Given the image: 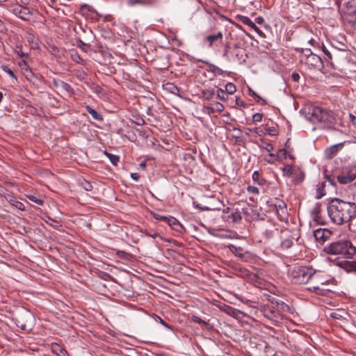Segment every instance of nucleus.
<instances>
[{
    "mask_svg": "<svg viewBox=\"0 0 356 356\" xmlns=\"http://www.w3.org/2000/svg\"><path fill=\"white\" fill-rule=\"evenodd\" d=\"M91 185L89 183H86V186H85V189L86 191H90L91 190Z\"/></svg>",
    "mask_w": 356,
    "mask_h": 356,
    "instance_id": "57",
    "label": "nucleus"
},
{
    "mask_svg": "<svg viewBox=\"0 0 356 356\" xmlns=\"http://www.w3.org/2000/svg\"><path fill=\"white\" fill-rule=\"evenodd\" d=\"M140 166L143 168H145V162H142L140 164Z\"/></svg>",
    "mask_w": 356,
    "mask_h": 356,
    "instance_id": "61",
    "label": "nucleus"
},
{
    "mask_svg": "<svg viewBox=\"0 0 356 356\" xmlns=\"http://www.w3.org/2000/svg\"><path fill=\"white\" fill-rule=\"evenodd\" d=\"M6 26H4L2 21L0 19V32L4 33L6 31Z\"/></svg>",
    "mask_w": 356,
    "mask_h": 356,
    "instance_id": "52",
    "label": "nucleus"
},
{
    "mask_svg": "<svg viewBox=\"0 0 356 356\" xmlns=\"http://www.w3.org/2000/svg\"><path fill=\"white\" fill-rule=\"evenodd\" d=\"M252 179L254 181L259 184H262V180L260 179V175L257 171H254L252 174Z\"/></svg>",
    "mask_w": 356,
    "mask_h": 356,
    "instance_id": "36",
    "label": "nucleus"
},
{
    "mask_svg": "<svg viewBox=\"0 0 356 356\" xmlns=\"http://www.w3.org/2000/svg\"><path fill=\"white\" fill-rule=\"evenodd\" d=\"M191 320L193 321V322H195L197 323H199V324H204V325H208V323L203 321L202 319H201L200 317L197 316H191Z\"/></svg>",
    "mask_w": 356,
    "mask_h": 356,
    "instance_id": "37",
    "label": "nucleus"
},
{
    "mask_svg": "<svg viewBox=\"0 0 356 356\" xmlns=\"http://www.w3.org/2000/svg\"><path fill=\"white\" fill-rule=\"evenodd\" d=\"M81 8H86L88 9V10L92 11V8L86 4L83 5Z\"/></svg>",
    "mask_w": 356,
    "mask_h": 356,
    "instance_id": "58",
    "label": "nucleus"
},
{
    "mask_svg": "<svg viewBox=\"0 0 356 356\" xmlns=\"http://www.w3.org/2000/svg\"><path fill=\"white\" fill-rule=\"evenodd\" d=\"M247 191L250 193L252 194H259V191L257 187L254 186H248L247 188Z\"/></svg>",
    "mask_w": 356,
    "mask_h": 356,
    "instance_id": "39",
    "label": "nucleus"
},
{
    "mask_svg": "<svg viewBox=\"0 0 356 356\" xmlns=\"http://www.w3.org/2000/svg\"><path fill=\"white\" fill-rule=\"evenodd\" d=\"M229 249L232 251V252L234 254L236 257L241 259L244 258L245 254L243 252V249L241 248L232 245L229 247Z\"/></svg>",
    "mask_w": 356,
    "mask_h": 356,
    "instance_id": "21",
    "label": "nucleus"
},
{
    "mask_svg": "<svg viewBox=\"0 0 356 356\" xmlns=\"http://www.w3.org/2000/svg\"><path fill=\"white\" fill-rule=\"evenodd\" d=\"M166 222L172 227L173 229L179 231V229L177 227H179L181 229L183 228V226L181 223L174 217L170 216L168 217Z\"/></svg>",
    "mask_w": 356,
    "mask_h": 356,
    "instance_id": "20",
    "label": "nucleus"
},
{
    "mask_svg": "<svg viewBox=\"0 0 356 356\" xmlns=\"http://www.w3.org/2000/svg\"><path fill=\"white\" fill-rule=\"evenodd\" d=\"M264 148L267 151V152H271L273 151V147L271 144L270 143H266L265 146L264 147Z\"/></svg>",
    "mask_w": 356,
    "mask_h": 356,
    "instance_id": "50",
    "label": "nucleus"
},
{
    "mask_svg": "<svg viewBox=\"0 0 356 356\" xmlns=\"http://www.w3.org/2000/svg\"><path fill=\"white\" fill-rule=\"evenodd\" d=\"M87 111L91 115V116L93 118V119L98 120V121H102L103 118L102 115H100L99 113H97L95 109L92 108L90 106H87L86 107Z\"/></svg>",
    "mask_w": 356,
    "mask_h": 356,
    "instance_id": "22",
    "label": "nucleus"
},
{
    "mask_svg": "<svg viewBox=\"0 0 356 356\" xmlns=\"http://www.w3.org/2000/svg\"><path fill=\"white\" fill-rule=\"evenodd\" d=\"M229 208V207H227L225 209L223 210V212L225 213V212H228Z\"/></svg>",
    "mask_w": 356,
    "mask_h": 356,
    "instance_id": "63",
    "label": "nucleus"
},
{
    "mask_svg": "<svg viewBox=\"0 0 356 356\" xmlns=\"http://www.w3.org/2000/svg\"><path fill=\"white\" fill-rule=\"evenodd\" d=\"M3 70L4 72H6L10 77L13 78V79H16L15 76V74L13 72V70H11L10 68H8L7 66H3Z\"/></svg>",
    "mask_w": 356,
    "mask_h": 356,
    "instance_id": "41",
    "label": "nucleus"
},
{
    "mask_svg": "<svg viewBox=\"0 0 356 356\" xmlns=\"http://www.w3.org/2000/svg\"><path fill=\"white\" fill-rule=\"evenodd\" d=\"M305 118L323 128L331 127L337 123L336 116L332 111L316 106H309L305 110Z\"/></svg>",
    "mask_w": 356,
    "mask_h": 356,
    "instance_id": "2",
    "label": "nucleus"
},
{
    "mask_svg": "<svg viewBox=\"0 0 356 356\" xmlns=\"http://www.w3.org/2000/svg\"><path fill=\"white\" fill-rule=\"evenodd\" d=\"M344 19L350 24L352 26L356 27V12L354 14H350L343 17Z\"/></svg>",
    "mask_w": 356,
    "mask_h": 356,
    "instance_id": "26",
    "label": "nucleus"
},
{
    "mask_svg": "<svg viewBox=\"0 0 356 356\" xmlns=\"http://www.w3.org/2000/svg\"><path fill=\"white\" fill-rule=\"evenodd\" d=\"M301 60L304 62L309 67L321 70L323 67V63L321 58L306 49L304 55L302 56Z\"/></svg>",
    "mask_w": 356,
    "mask_h": 356,
    "instance_id": "6",
    "label": "nucleus"
},
{
    "mask_svg": "<svg viewBox=\"0 0 356 356\" xmlns=\"http://www.w3.org/2000/svg\"><path fill=\"white\" fill-rule=\"evenodd\" d=\"M275 305L276 307V309L277 310L278 313L281 314L282 319H283L284 315L286 312L291 313V307L286 304L285 302L282 301H274Z\"/></svg>",
    "mask_w": 356,
    "mask_h": 356,
    "instance_id": "15",
    "label": "nucleus"
},
{
    "mask_svg": "<svg viewBox=\"0 0 356 356\" xmlns=\"http://www.w3.org/2000/svg\"><path fill=\"white\" fill-rule=\"evenodd\" d=\"M153 238H156L157 236H159L158 233H154L152 235H151Z\"/></svg>",
    "mask_w": 356,
    "mask_h": 356,
    "instance_id": "62",
    "label": "nucleus"
},
{
    "mask_svg": "<svg viewBox=\"0 0 356 356\" xmlns=\"http://www.w3.org/2000/svg\"><path fill=\"white\" fill-rule=\"evenodd\" d=\"M164 88L165 90H168L172 94H177L179 92V88L172 83H167L164 85Z\"/></svg>",
    "mask_w": 356,
    "mask_h": 356,
    "instance_id": "25",
    "label": "nucleus"
},
{
    "mask_svg": "<svg viewBox=\"0 0 356 356\" xmlns=\"http://www.w3.org/2000/svg\"><path fill=\"white\" fill-rule=\"evenodd\" d=\"M262 114L259 113H256L252 116V120L254 122H261L262 120Z\"/></svg>",
    "mask_w": 356,
    "mask_h": 356,
    "instance_id": "40",
    "label": "nucleus"
},
{
    "mask_svg": "<svg viewBox=\"0 0 356 356\" xmlns=\"http://www.w3.org/2000/svg\"><path fill=\"white\" fill-rule=\"evenodd\" d=\"M217 97L220 100L225 101L228 98L227 92L221 88L217 90Z\"/></svg>",
    "mask_w": 356,
    "mask_h": 356,
    "instance_id": "28",
    "label": "nucleus"
},
{
    "mask_svg": "<svg viewBox=\"0 0 356 356\" xmlns=\"http://www.w3.org/2000/svg\"><path fill=\"white\" fill-rule=\"evenodd\" d=\"M236 86L232 83H228L225 86V91L227 92V95H232L236 92Z\"/></svg>",
    "mask_w": 356,
    "mask_h": 356,
    "instance_id": "31",
    "label": "nucleus"
},
{
    "mask_svg": "<svg viewBox=\"0 0 356 356\" xmlns=\"http://www.w3.org/2000/svg\"><path fill=\"white\" fill-rule=\"evenodd\" d=\"M320 207L321 205L319 204H316L315 207L312 209V214L315 220H316V218L318 216V213L320 211Z\"/></svg>",
    "mask_w": 356,
    "mask_h": 356,
    "instance_id": "33",
    "label": "nucleus"
},
{
    "mask_svg": "<svg viewBox=\"0 0 356 356\" xmlns=\"http://www.w3.org/2000/svg\"><path fill=\"white\" fill-rule=\"evenodd\" d=\"M283 173L284 176L291 177L294 174V168L292 165H286L283 168Z\"/></svg>",
    "mask_w": 356,
    "mask_h": 356,
    "instance_id": "29",
    "label": "nucleus"
},
{
    "mask_svg": "<svg viewBox=\"0 0 356 356\" xmlns=\"http://www.w3.org/2000/svg\"><path fill=\"white\" fill-rule=\"evenodd\" d=\"M212 106H213V111H214V112L220 113V112L223 111V110L225 108L224 106L221 103L218 102L212 104Z\"/></svg>",
    "mask_w": 356,
    "mask_h": 356,
    "instance_id": "32",
    "label": "nucleus"
},
{
    "mask_svg": "<svg viewBox=\"0 0 356 356\" xmlns=\"http://www.w3.org/2000/svg\"><path fill=\"white\" fill-rule=\"evenodd\" d=\"M104 154L113 165H117V163L119 161L118 156L108 153L107 152H104Z\"/></svg>",
    "mask_w": 356,
    "mask_h": 356,
    "instance_id": "27",
    "label": "nucleus"
},
{
    "mask_svg": "<svg viewBox=\"0 0 356 356\" xmlns=\"http://www.w3.org/2000/svg\"><path fill=\"white\" fill-rule=\"evenodd\" d=\"M293 240L291 238H286L282 240L281 245L284 249H288L293 245Z\"/></svg>",
    "mask_w": 356,
    "mask_h": 356,
    "instance_id": "30",
    "label": "nucleus"
},
{
    "mask_svg": "<svg viewBox=\"0 0 356 356\" xmlns=\"http://www.w3.org/2000/svg\"><path fill=\"white\" fill-rule=\"evenodd\" d=\"M296 182L300 183L303 181L305 178V173L303 172H299L298 173H296Z\"/></svg>",
    "mask_w": 356,
    "mask_h": 356,
    "instance_id": "35",
    "label": "nucleus"
},
{
    "mask_svg": "<svg viewBox=\"0 0 356 356\" xmlns=\"http://www.w3.org/2000/svg\"><path fill=\"white\" fill-rule=\"evenodd\" d=\"M324 251L329 254L350 258L355 253V248L349 241H338L325 246Z\"/></svg>",
    "mask_w": 356,
    "mask_h": 356,
    "instance_id": "3",
    "label": "nucleus"
},
{
    "mask_svg": "<svg viewBox=\"0 0 356 356\" xmlns=\"http://www.w3.org/2000/svg\"><path fill=\"white\" fill-rule=\"evenodd\" d=\"M20 3L24 5H27L29 3V0H20Z\"/></svg>",
    "mask_w": 356,
    "mask_h": 356,
    "instance_id": "59",
    "label": "nucleus"
},
{
    "mask_svg": "<svg viewBox=\"0 0 356 356\" xmlns=\"http://www.w3.org/2000/svg\"><path fill=\"white\" fill-rule=\"evenodd\" d=\"M241 22L244 24L249 26L258 34L261 35L262 31L255 25V24L248 17L241 16L240 17Z\"/></svg>",
    "mask_w": 356,
    "mask_h": 356,
    "instance_id": "18",
    "label": "nucleus"
},
{
    "mask_svg": "<svg viewBox=\"0 0 356 356\" xmlns=\"http://www.w3.org/2000/svg\"><path fill=\"white\" fill-rule=\"evenodd\" d=\"M53 86L56 88L66 92L68 95H72L73 93V89L67 83L60 81V80H56L54 79L53 81Z\"/></svg>",
    "mask_w": 356,
    "mask_h": 356,
    "instance_id": "11",
    "label": "nucleus"
},
{
    "mask_svg": "<svg viewBox=\"0 0 356 356\" xmlns=\"http://www.w3.org/2000/svg\"><path fill=\"white\" fill-rule=\"evenodd\" d=\"M325 195V193L323 192V190L318 189L317 198H321Z\"/></svg>",
    "mask_w": 356,
    "mask_h": 356,
    "instance_id": "53",
    "label": "nucleus"
},
{
    "mask_svg": "<svg viewBox=\"0 0 356 356\" xmlns=\"http://www.w3.org/2000/svg\"><path fill=\"white\" fill-rule=\"evenodd\" d=\"M323 51L325 56H327L326 59H327V61L330 63L331 65H333V63L331 61L332 59V54L325 47H323Z\"/></svg>",
    "mask_w": 356,
    "mask_h": 356,
    "instance_id": "38",
    "label": "nucleus"
},
{
    "mask_svg": "<svg viewBox=\"0 0 356 356\" xmlns=\"http://www.w3.org/2000/svg\"><path fill=\"white\" fill-rule=\"evenodd\" d=\"M231 220V221L234 223L238 222L242 219L241 214L239 211H236L235 212H232L230 215L227 216V220Z\"/></svg>",
    "mask_w": 356,
    "mask_h": 356,
    "instance_id": "23",
    "label": "nucleus"
},
{
    "mask_svg": "<svg viewBox=\"0 0 356 356\" xmlns=\"http://www.w3.org/2000/svg\"><path fill=\"white\" fill-rule=\"evenodd\" d=\"M330 280V279L328 275H325L319 271L314 270V273H312V276L309 279L307 289L311 291L316 292L320 290H324L321 289V286L328 284Z\"/></svg>",
    "mask_w": 356,
    "mask_h": 356,
    "instance_id": "5",
    "label": "nucleus"
},
{
    "mask_svg": "<svg viewBox=\"0 0 356 356\" xmlns=\"http://www.w3.org/2000/svg\"><path fill=\"white\" fill-rule=\"evenodd\" d=\"M17 54L20 57H22L25 55L21 50L19 51H17Z\"/></svg>",
    "mask_w": 356,
    "mask_h": 356,
    "instance_id": "60",
    "label": "nucleus"
},
{
    "mask_svg": "<svg viewBox=\"0 0 356 356\" xmlns=\"http://www.w3.org/2000/svg\"><path fill=\"white\" fill-rule=\"evenodd\" d=\"M236 103H237V104L242 105V102L241 103V102H239L238 99H236Z\"/></svg>",
    "mask_w": 356,
    "mask_h": 356,
    "instance_id": "64",
    "label": "nucleus"
},
{
    "mask_svg": "<svg viewBox=\"0 0 356 356\" xmlns=\"http://www.w3.org/2000/svg\"><path fill=\"white\" fill-rule=\"evenodd\" d=\"M291 79L293 81L295 82H297L299 81L300 79V75L296 73V72H293L292 74H291Z\"/></svg>",
    "mask_w": 356,
    "mask_h": 356,
    "instance_id": "49",
    "label": "nucleus"
},
{
    "mask_svg": "<svg viewBox=\"0 0 356 356\" xmlns=\"http://www.w3.org/2000/svg\"><path fill=\"white\" fill-rule=\"evenodd\" d=\"M156 318H157V321L161 323L162 324L163 326L169 328V329H171L172 330V327L170 325H169L168 324L165 323L163 320L160 318L159 316H156Z\"/></svg>",
    "mask_w": 356,
    "mask_h": 356,
    "instance_id": "45",
    "label": "nucleus"
},
{
    "mask_svg": "<svg viewBox=\"0 0 356 356\" xmlns=\"http://www.w3.org/2000/svg\"><path fill=\"white\" fill-rule=\"evenodd\" d=\"M51 349L58 356H68L67 351L58 343L53 344Z\"/></svg>",
    "mask_w": 356,
    "mask_h": 356,
    "instance_id": "19",
    "label": "nucleus"
},
{
    "mask_svg": "<svg viewBox=\"0 0 356 356\" xmlns=\"http://www.w3.org/2000/svg\"><path fill=\"white\" fill-rule=\"evenodd\" d=\"M154 217L157 219V220H163L166 222L167 221V219H168V217L166 216H161L159 214H156V213H154Z\"/></svg>",
    "mask_w": 356,
    "mask_h": 356,
    "instance_id": "47",
    "label": "nucleus"
},
{
    "mask_svg": "<svg viewBox=\"0 0 356 356\" xmlns=\"http://www.w3.org/2000/svg\"><path fill=\"white\" fill-rule=\"evenodd\" d=\"M269 156H270V159L266 160L267 162H268V163H272L275 161L277 160V156L274 154H273V153H270L269 154Z\"/></svg>",
    "mask_w": 356,
    "mask_h": 356,
    "instance_id": "46",
    "label": "nucleus"
},
{
    "mask_svg": "<svg viewBox=\"0 0 356 356\" xmlns=\"http://www.w3.org/2000/svg\"><path fill=\"white\" fill-rule=\"evenodd\" d=\"M215 91L213 89L204 90L202 92V98L206 100H211V99H213Z\"/></svg>",
    "mask_w": 356,
    "mask_h": 356,
    "instance_id": "24",
    "label": "nucleus"
},
{
    "mask_svg": "<svg viewBox=\"0 0 356 356\" xmlns=\"http://www.w3.org/2000/svg\"><path fill=\"white\" fill-rule=\"evenodd\" d=\"M222 33L221 31L218 32L216 34H212L205 38V41L208 42L209 47H211L214 43L221 42L222 40Z\"/></svg>",
    "mask_w": 356,
    "mask_h": 356,
    "instance_id": "16",
    "label": "nucleus"
},
{
    "mask_svg": "<svg viewBox=\"0 0 356 356\" xmlns=\"http://www.w3.org/2000/svg\"><path fill=\"white\" fill-rule=\"evenodd\" d=\"M22 69L24 70H26V71H29V72L31 74H32L30 68L29 67V66L26 65V63L24 62V60H22V64H19Z\"/></svg>",
    "mask_w": 356,
    "mask_h": 356,
    "instance_id": "48",
    "label": "nucleus"
},
{
    "mask_svg": "<svg viewBox=\"0 0 356 356\" xmlns=\"http://www.w3.org/2000/svg\"><path fill=\"white\" fill-rule=\"evenodd\" d=\"M28 198L31 201H32V202H35V203H36V204H38L39 205H42L43 204V201L41 199H39L38 197H36L35 195H29Z\"/></svg>",
    "mask_w": 356,
    "mask_h": 356,
    "instance_id": "34",
    "label": "nucleus"
},
{
    "mask_svg": "<svg viewBox=\"0 0 356 356\" xmlns=\"http://www.w3.org/2000/svg\"><path fill=\"white\" fill-rule=\"evenodd\" d=\"M337 265L344 268L347 272H356V262L354 261H339Z\"/></svg>",
    "mask_w": 356,
    "mask_h": 356,
    "instance_id": "17",
    "label": "nucleus"
},
{
    "mask_svg": "<svg viewBox=\"0 0 356 356\" xmlns=\"http://www.w3.org/2000/svg\"><path fill=\"white\" fill-rule=\"evenodd\" d=\"M13 205L17 208L19 210H24V205L23 203L20 202H18V201H15V204H13Z\"/></svg>",
    "mask_w": 356,
    "mask_h": 356,
    "instance_id": "43",
    "label": "nucleus"
},
{
    "mask_svg": "<svg viewBox=\"0 0 356 356\" xmlns=\"http://www.w3.org/2000/svg\"><path fill=\"white\" fill-rule=\"evenodd\" d=\"M131 177L135 181H138L139 179V175L138 173L134 172L131 174Z\"/></svg>",
    "mask_w": 356,
    "mask_h": 356,
    "instance_id": "51",
    "label": "nucleus"
},
{
    "mask_svg": "<svg viewBox=\"0 0 356 356\" xmlns=\"http://www.w3.org/2000/svg\"><path fill=\"white\" fill-rule=\"evenodd\" d=\"M275 308L274 301H271L270 305H266L263 307L262 312L266 318L275 323H279L282 319L281 314L278 313Z\"/></svg>",
    "mask_w": 356,
    "mask_h": 356,
    "instance_id": "7",
    "label": "nucleus"
},
{
    "mask_svg": "<svg viewBox=\"0 0 356 356\" xmlns=\"http://www.w3.org/2000/svg\"><path fill=\"white\" fill-rule=\"evenodd\" d=\"M220 308L222 312L236 319H241L245 316L243 312L227 305H223Z\"/></svg>",
    "mask_w": 356,
    "mask_h": 356,
    "instance_id": "9",
    "label": "nucleus"
},
{
    "mask_svg": "<svg viewBox=\"0 0 356 356\" xmlns=\"http://www.w3.org/2000/svg\"><path fill=\"white\" fill-rule=\"evenodd\" d=\"M330 232L326 229H317L314 231V236L317 241L323 242L330 236Z\"/></svg>",
    "mask_w": 356,
    "mask_h": 356,
    "instance_id": "13",
    "label": "nucleus"
},
{
    "mask_svg": "<svg viewBox=\"0 0 356 356\" xmlns=\"http://www.w3.org/2000/svg\"><path fill=\"white\" fill-rule=\"evenodd\" d=\"M314 269L307 266H295L289 271L291 281L296 284H309Z\"/></svg>",
    "mask_w": 356,
    "mask_h": 356,
    "instance_id": "4",
    "label": "nucleus"
},
{
    "mask_svg": "<svg viewBox=\"0 0 356 356\" xmlns=\"http://www.w3.org/2000/svg\"><path fill=\"white\" fill-rule=\"evenodd\" d=\"M343 16L354 14L356 12V0H349L344 3L342 8Z\"/></svg>",
    "mask_w": 356,
    "mask_h": 356,
    "instance_id": "12",
    "label": "nucleus"
},
{
    "mask_svg": "<svg viewBox=\"0 0 356 356\" xmlns=\"http://www.w3.org/2000/svg\"><path fill=\"white\" fill-rule=\"evenodd\" d=\"M327 213L333 222L343 225L356 216V204L334 198L328 204Z\"/></svg>",
    "mask_w": 356,
    "mask_h": 356,
    "instance_id": "1",
    "label": "nucleus"
},
{
    "mask_svg": "<svg viewBox=\"0 0 356 356\" xmlns=\"http://www.w3.org/2000/svg\"><path fill=\"white\" fill-rule=\"evenodd\" d=\"M349 118H350V120L352 121V122L355 124L356 123V117L353 114L350 113Z\"/></svg>",
    "mask_w": 356,
    "mask_h": 356,
    "instance_id": "54",
    "label": "nucleus"
},
{
    "mask_svg": "<svg viewBox=\"0 0 356 356\" xmlns=\"http://www.w3.org/2000/svg\"><path fill=\"white\" fill-rule=\"evenodd\" d=\"M250 95L251 96H252V97H257L260 98V97H259L256 94V92H254V91H252V90H250Z\"/></svg>",
    "mask_w": 356,
    "mask_h": 356,
    "instance_id": "56",
    "label": "nucleus"
},
{
    "mask_svg": "<svg viewBox=\"0 0 356 356\" xmlns=\"http://www.w3.org/2000/svg\"><path fill=\"white\" fill-rule=\"evenodd\" d=\"M343 147V143H340L336 145H334L325 150V155L327 159H332L335 156L339 151V148H342Z\"/></svg>",
    "mask_w": 356,
    "mask_h": 356,
    "instance_id": "14",
    "label": "nucleus"
},
{
    "mask_svg": "<svg viewBox=\"0 0 356 356\" xmlns=\"http://www.w3.org/2000/svg\"><path fill=\"white\" fill-rule=\"evenodd\" d=\"M256 22L261 24L264 22V19L261 17H258L256 18Z\"/></svg>",
    "mask_w": 356,
    "mask_h": 356,
    "instance_id": "55",
    "label": "nucleus"
},
{
    "mask_svg": "<svg viewBox=\"0 0 356 356\" xmlns=\"http://www.w3.org/2000/svg\"><path fill=\"white\" fill-rule=\"evenodd\" d=\"M13 12L15 15L22 18V19L26 20L31 15L29 9L25 6H22L21 5L15 7Z\"/></svg>",
    "mask_w": 356,
    "mask_h": 356,
    "instance_id": "10",
    "label": "nucleus"
},
{
    "mask_svg": "<svg viewBox=\"0 0 356 356\" xmlns=\"http://www.w3.org/2000/svg\"><path fill=\"white\" fill-rule=\"evenodd\" d=\"M129 4L131 6L136 5V4H140L142 6L145 5V2L143 0H129Z\"/></svg>",
    "mask_w": 356,
    "mask_h": 356,
    "instance_id": "42",
    "label": "nucleus"
},
{
    "mask_svg": "<svg viewBox=\"0 0 356 356\" xmlns=\"http://www.w3.org/2000/svg\"><path fill=\"white\" fill-rule=\"evenodd\" d=\"M356 179V167H350L337 176V181L341 184H347Z\"/></svg>",
    "mask_w": 356,
    "mask_h": 356,
    "instance_id": "8",
    "label": "nucleus"
},
{
    "mask_svg": "<svg viewBox=\"0 0 356 356\" xmlns=\"http://www.w3.org/2000/svg\"><path fill=\"white\" fill-rule=\"evenodd\" d=\"M204 111L209 113V114H211V113H215L214 111H213V106H204Z\"/></svg>",
    "mask_w": 356,
    "mask_h": 356,
    "instance_id": "44",
    "label": "nucleus"
}]
</instances>
